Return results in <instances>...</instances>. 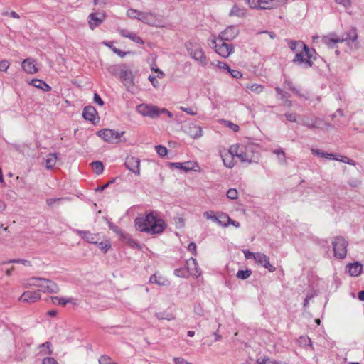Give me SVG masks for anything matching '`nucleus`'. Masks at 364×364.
Masks as SVG:
<instances>
[{"instance_id":"obj_1","label":"nucleus","mask_w":364,"mask_h":364,"mask_svg":"<svg viewBox=\"0 0 364 364\" xmlns=\"http://www.w3.org/2000/svg\"><path fill=\"white\" fill-rule=\"evenodd\" d=\"M289 48L296 53L292 62L304 68H309L314 66V61L316 59V52L314 48H309L301 41L287 40Z\"/></svg>"},{"instance_id":"obj_2","label":"nucleus","mask_w":364,"mask_h":364,"mask_svg":"<svg viewBox=\"0 0 364 364\" xmlns=\"http://www.w3.org/2000/svg\"><path fill=\"white\" fill-rule=\"evenodd\" d=\"M134 223L138 230L151 235L161 234L166 228L164 220L155 216L153 212H149L144 216L137 217Z\"/></svg>"},{"instance_id":"obj_3","label":"nucleus","mask_w":364,"mask_h":364,"mask_svg":"<svg viewBox=\"0 0 364 364\" xmlns=\"http://www.w3.org/2000/svg\"><path fill=\"white\" fill-rule=\"evenodd\" d=\"M127 15L131 18L137 19L150 26L164 27L162 16L153 12H143L134 9H129Z\"/></svg>"},{"instance_id":"obj_4","label":"nucleus","mask_w":364,"mask_h":364,"mask_svg":"<svg viewBox=\"0 0 364 364\" xmlns=\"http://www.w3.org/2000/svg\"><path fill=\"white\" fill-rule=\"evenodd\" d=\"M28 285L39 288V292L57 294L60 291V288L55 282L46 278L33 277L29 279Z\"/></svg>"},{"instance_id":"obj_5","label":"nucleus","mask_w":364,"mask_h":364,"mask_svg":"<svg viewBox=\"0 0 364 364\" xmlns=\"http://www.w3.org/2000/svg\"><path fill=\"white\" fill-rule=\"evenodd\" d=\"M186 48L191 57L200 65L205 66L207 65V57L205 55L203 48L199 44L189 42L186 45Z\"/></svg>"},{"instance_id":"obj_6","label":"nucleus","mask_w":364,"mask_h":364,"mask_svg":"<svg viewBox=\"0 0 364 364\" xmlns=\"http://www.w3.org/2000/svg\"><path fill=\"white\" fill-rule=\"evenodd\" d=\"M287 3V0H252V9H272Z\"/></svg>"},{"instance_id":"obj_7","label":"nucleus","mask_w":364,"mask_h":364,"mask_svg":"<svg viewBox=\"0 0 364 364\" xmlns=\"http://www.w3.org/2000/svg\"><path fill=\"white\" fill-rule=\"evenodd\" d=\"M119 76L124 85L127 87V91L134 92V75L132 72L129 70L125 65L119 67Z\"/></svg>"},{"instance_id":"obj_8","label":"nucleus","mask_w":364,"mask_h":364,"mask_svg":"<svg viewBox=\"0 0 364 364\" xmlns=\"http://www.w3.org/2000/svg\"><path fill=\"white\" fill-rule=\"evenodd\" d=\"M334 256L339 259H344L347 254L348 242L341 236L336 237L332 242Z\"/></svg>"},{"instance_id":"obj_9","label":"nucleus","mask_w":364,"mask_h":364,"mask_svg":"<svg viewBox=\"0 0 364 364\" xmlns=\"http://www.w3.org/2000/svg\"><path fill=\"white\" fill-rule=\"evenodd\" d=\"M124 132H118L111 129H104L97 132V134L101 137L105 141L108 143H117L119 138L122 136Z\"/></svg>"},{"instance_id":"obj_10","label":"nucleus","mask_w":364,"mask_h":364,"mask_svg":"<svg viewBox=\"0 0 364 364\" xmlns=\"http://www.w3.org/2000/svg\"><path fill=\"white\" fill-rule=\"evenodd\" d=\"M136 111L141 115L152 119L160 116L159 108L153 105L141 104L136 107Z\"/></svg>"},{"instance_id":"obj_11","label":"nucleus","mask_w":364,"mask_h":364,"mask_svg":"<svg viewBox=\"0 0 364 364\" xmlns=\"http://www.w3.org/2000/svg\"><path fill=\"white\" fill-rule=\"evenodd\" d=\"M252 258L254 259L257 264L267 269L269 272H274L276 270V268L270 264L269 257L265 254L252 252Z\"/></svg>"},{"instance_id":"obj_12","label":"nucleus","mask_w":364,"mask_h":364,"mask_svg":"<svg viewBox=\"0 0 364 364\" xmlns=\"http://www.w3.org/2000/svg\"><path fill=\"white\" fill-rule=\"evenodd\" d=\"M140 163L141 161L139 158L132 155H128L125 159L124 166L134 175L140 176Z\"/></svg>"},{"instance_id":"obj_13","label":"nucleus","mask_w":364,"mask_h":364,"mask_svg":"<svg viewBox=\"0 0 364 364\" xmlns=\"http://www.w3.org/2000/svg\"><path fill=\"white\" fill-rule=\"evenodd\" d=\"M213 43L215 44V51L224 58L229 57L234 51V47L232 43H228L225 41H222L221 44H217L215 41H213Z\"/></svg>"},{"instance_id":"obj_14","label":"nucleus","mask_w":364,"mask_h":364,"mask_svg":"<svg viewBox=\"0 0 364 364\" xmlns=\"http://www.w3.org/2000/svg\"><path fill=\"white\" fill-rule=\"evenodd\" d=\"M105 19V12H92L87 18L88 24L90 28L93 30L97 26H100L102 21Z\"/></svg>"},{"instance_id":"obj_15","label":"nucleus","mask_w":364,"mask_h":364,"mask_svg":"<svg viewBox=\"0 0 364 364\" xmlns=\"http://www.w3.org/2000/svg\"><path fill=\"white\" fill-rule=\"evenodd\" d=\"M245 147L240 144L232 145L229 149V153L232 156L237 157L240 161L244 162L247 161V155L245 151Z\"/></svg>"},{"instance_id":"obj_16","label":"nucleus","mask_w":364,"mask_h":364,"mask_svg":"<svg viewBox=\"0 0 364 364\" xmlns=\"http://www.w3.org/2000/svg\"><path fill=\"white\" fill-rule=\"evenodd\" d=\"M238 34V29L236 26H230L219 35L221 41H230L233 40Z\"/></svg>"},{"instance_id":"obj_17","label":"nucleus","mask_w":364,"mask_h":364,"mask_svg":"<svg viewBox=\"0 0 364 364\" xmlns=\"http://www.w3.org/2000/svg\"><path fill=\"white\" fill-rule=\"evenodd\" d=\"M73 231L88 243L97 244L100 240L98 234H94L87 230H73Z\"/></svg>"},{"instance_id":"obj_18","label":"nucleus","mask_w":364,"mask_h":364,"mask_svg":"<svg viewBox=\"0 0 364 364\" xmlns=\"http://www.w3.org/2000/svg\"><path fill=\"white\" fill-rule=\"evenodd\" d=\"M41 299L39 291H26L22 294L19 300L27 303H34Z\"/></svg>"},{"instance_id":"obj_19","label":"nucleus","mask_w":364,"mask_h":364,"mask_svg":"<svg viewBox=\"0 0 364 364\" xmlns=\"http://www.w3.org/2000/svg\"><path fill=\"white\" fill-rule=\"evenodd\" d=\"M185 132L193 139H198L203 135L202 128L195 124H189L185 126Z\"/></svg>"},{"instance_id":"obj_20","label":"nucleus","mask_w":364,"mask_h":364,"mask_svg":"<svg viewBox=\"0 0 364 364\" xmlns=\"http://www.w3.org/2000/svg\"><path fill=\"white\" fill-rule=\"evenodd\" d=\"M171 166L175 167L177 169H181L184 171H196V168L198 167V165L196 162L193 161H186L183 163L175 162L171 163Z\"/></svg>"},{"instance_id":"obj_21","label":"nucleus","mask_w":364,"mask_h":364,"mask_svg":"<svg viewBox=\"0 0 364 364\" xmlns=\"http://www.w3.org/2000/svg\"><path fill=\"white\" fill-rule=\"evenodd\" d=\"M203 215H204V217L207 220H211L213 222H215V223H217L218 224H220V225H223L224 226L227 225V223H225V220H228V222L230 221V217L228 215H225V214H221L220 215V218L223 220V221H221L218 217H216L215 215H213V211H205L203 213Z\"/></svg>"},{"instance_id":"obj_22","label":"nucleus","mask_w":364,"mask_h":364,"mask_svg":"<svg viewBox=\"0 0 364 364\" xmlns=\"http://www.w3.org/2000/svg\"><path fill=\"white\" fill-rule=\"evenodd\" d=\"M187 269L190 274L196 277H198L201 274V270L198 267L196 259L191 257L186 262Z\"/></svg>"},{"instance_id":"obj_23","label":"nucleus","mask_w":364,"mask_h":364,"mask_svg":"<svg viewBox=\"0 0 364 364\" xmlns=\"http://www.w3.org/2000/svg\"><path fill=\"white\" fill-rule=\"evenodd\" d=\"M358 34L357 30L355 28L352 27L348 31L342 34L340 38L341 43L344 41L348 42V43H354L357 41Z\"/></svg>"},{"instance_id":"obj_24","label":"nucleus","mask_w":364,"mask_h":364,"mask_svg":"<svg viewBox=\"0 0 364 364\" xmlns=\"http://www.w3.org/2000/svg\"><path fill=\"white\" fill-rule=\"evenodd\" d=\"M23 70L28 74H34L38 72L35 61L32 58H26L22 62Z\"/></svg>"},{"instance_id":"obj_25","label":"nucleus","mask_w":364,"mask_h":364,"mask_svg":"<svg viewBox=\"0 0 364 364\" xmlns=\"http://www.w3.org/2000/svg\"><path fill=\"white\" fill-rule=\"evenodd\" d=\"M119 34L122 36L127 38L138 44L144 45V41L142 40L141 37L137 36L135 33L129 31L127 29L119 30Z\"/></svg>"},{"instance_id":"obj_26","label":"nucleus","mask_w":364,"mask_h":364,"mask_svg":"<svg viewBox=\"0 0 364 364\" xmlns=\"http://www.w3.org/2000/svg\"><path fill=\"white\" fill-rule=\"evenodd\" d=\"M82 116L85 120L94 122L97 116V112L94 107L87 106L83 109Z\"/></svg>"},{"instance_id":"obj_27","label":"nucleus","mask_w":364,"mask_h":364,"mask_svg":"<svg viewBox=\"0 0 364 364\" xmlns=\"http://www.w3.org/2000/svg\"><path fill=\"white\" fill-rule=\"evenodd\" d=\"M149 282L159 286H168L170 284L169 281L166 277L156 273L150 277Z\"/></svg>"},{"instance_id":"obj_28","label":"nucleus","mask_w":364,"mask_h":364,"mask_svg":"<svg viewBox=\"0 0 364 364\" xmlns=\"http://www.w3.org/2000/svg\"><path fill=\"white\" fill-rule=\"evenodd\" d=\"M347 267L348 268L349 274L352 277H358L361 274L363 269L362 264L358 262L349 263Z\"/></svg>"},{"instance_id":"obj_29","label":"nucleus","mask_w":364,"mask_h":364,"mask_svg":"<svg viewBox=\"0 0 364 364\" xmlns=\"http://www.w3.org/2000/svg\"><path fill=\"white\" fill-rule=\"evenodd\" d=\"M323 42L329 48H332L335 44L341 43L340 37H338L336 33H330L322 38Z\"/></svg>"},{"instance_id":"obj_30","label":"nucleus","mask_w":364,"mask_h":364,"mask_svg":"<svg viewBox=\"0 0 364 364\" xmlns=\"http://www.w3.org/2000/svg\"><path fill=\"white\" fill-rule=\"evenodd\" d=\"M275 91L277 95L284 102V105L285 106H287L289 107H291L292 102L288 100V98L290 97V95L287 92L284 91L282 88L279 87H275Z\"/></svg>"},{"instance_id":"obj_31","label":"nucleus","mask_w":364,"mask_h":364,"mask_svg":"<svg viewBox=\"0 0 364 364\" xmlns=\"http://www.w3.org/2000/svg\"><path fill=\"white\" fill-rule=\"evenodd\" d=\"M321 124V121L316 117H306L303 119V125L306 126L309 129L318 128Z\"/></svg>"},{"instance_id":"obj_32","label":"nucleus","mask_w":364,"mask_h":364,"mask_svg":"<svg viewBox=\"0 0 364 364\" xmlns=\"http://www.w3.org/2000/svg\"><path fill=\"white\" fill-rule=\"evenodd\" d=\"M30 85L33 87L41 89L44 92H48L51 90V87L48 85L45 81L40 79H33L30 82Z\"/></svg>"},{"instance_id":"obj_33","label":"nucleus","mask_w":364,"mask_h":364,"mask_svg":"<svg viewBox=\"0 0 364 364\" xmlns=\"http://www.w3.org/2000/svg\"><path fill=\"white\" fill-rule=\"evenodd\" d=\"M247 14V10L243 7H239L235 5L230 11V16L243 17Z\"/></svg>"},{"instance_id":"obj_34","label":"nucleus","mask_w":364,"mask_h":364,"mask_svg":"<svg viewBox=\"0 0 364 364\" xmlns=\"http://www.w3.org/2000/svg\"><path fill=\"white\" fill-rule=\"evenodd\" d=\"M58 160V154H49L46 159V165L48 169L53 168L57 162Z\"/></svg>"},{"instance_id":"obj_35","label":"nucleus","mask_w":364,"mask_h":364,"mask_svg":"<svg viewBox=\"0 0 364 364\" xmlns=\"http://www.w3.org/2000/svg\"><path fill=\"white\" fill-rule=\"evenodd\" d=\"M98 247L104 252L106 253L111 248V242L109 240L106 239L103 241L98 240V242L96 244Z\"/></svg>"},{"instance_id":"obj_36","label":"nucleus","mask_w":364,"mask_h":364,"mask_svg":"<svg viewBox=\"0 0 364 364\" xmlns=\"http://www.w3.org/2000/svg\"><path fill=\"white\" fill-rule=\"evenodd\" d=\"M50 299L53 304L61 306H65L67 304L71 302V299H65L63 297L52 296Z\"/></svg>"},{"instance_id":"obj_37","label":"nucleus","mask_w":364,"mask_h":364,"mask_svg":"<svg viewBox=\"0 0 364 364\" xmlns=\"http://www.w3.org/2000/svg\"><path fill=\"white\" fill-rule=\"evenodd\" d=\"M272 152L277 155L279 161L281 163H283V164L287 163L286 154L282 148L274 149L272 151Z\"/></svg>"},{"instance_id":"obj_38","label":"nucleus","mask_w":364,"mask_h":364,"mask_svg":"<svg viewBox=\"0 0 364 364\" xmlns=\"http://www.w3.org/2000/svg\"><path fill=\"white\" fill-rule=\"evenodd\" d=\"M155 316L159 320H168V321H172L175 319V317L171 314H166L165 312H157L155 314Z\"/></svg>"},{"instance_id":"obj_39","label":"nucleus","mask_w":364,"mask_h":364,"mask_svg":"<svg viewBox=\"0 0 364 364\" xmlns=\"http://www.w3.org/2000/svg\"><path fill=\"white\" fill-rule=\"evenodd\" d=\"M92 168H93L94 171L97 175L102 173L103 170H104V166L101 161H93L92 163Z\"/></svg>"},{"instance_id":"obj_40","label":"nucleus","mask_w":364,"mask_h":364,"mask_svg":"<svg viewBox=\"0 0 364 364\" xmlns=\"http://www.w3.org/2000/svg\"><path fill=\"white\" fill-rule=\"evenodd\" d=\"M284 87L292 91L295 95L298 96H301V94L299 92V90L293 85L292 82L289 80H285L284 82Z\"/></svg>"},{"instance_id":"obj_41","label":"nucleus","mask_w":364,"mask_h":364,"mask_svg":"<svg viewBox=\"0 0 364 364\" xmlns=\"http://www.w3.org/2000/svg\"><path fill=\"white\" fill-rule=\"evenodd\" d=\"M221 123L224 124L225 127H228L234 132H237L239 131V126L237 124H234L231 121L222 119Z\"/></svg>"},{"instance_id":"obj_42","label":"nucleus","mask_w":364,"mask_h":364,"mask_svg":"<svg viewBox=\"0 0 364 364\" xmlns=\"http://www.w3.org/2000/svg\"><path fill=\"white\" fill-rule=\"evenodd\" d=\"M9 263H18V264H21L24 266H26V267L32 266L31 262L29 260H26V259H10V260H8L6 262H3L1 264H9Z\"/></svg>"},{"instance_id":"obj_43","label":"nucleus","mask_w":364,"mask_h":364,"mask_svg":"<svg viewBox=\"0 0 364 364\" xmlns=\"http://www.w3.org/2000/svg\"><path fill=\"white\" fill-rule=\"evenodd\" d=\"M257 362L258 364H277L274 360L269 358L266 356H262L257 358Z\"/></svg>"},{"instance_id":"obj_44","label":"nucleus","mask_w":364,"mask_h":364,"mask_svg":"<svg viewBox=\"0 0 364 364\" xmlns=\"http://www.w3.org/2000/svg\"><path fill=\"white\" fill-rule=\"evenodd\" d=\"M332 160L339 161L348 164H353V160L349 159L348 157L345 156L333 154Z\"/></svg>"},{"instance_id":"obj_45","label":"nucleus","mask_w":364,"mask_h":364,"mask_svg":"<svg viewBox=\"0 0 364 364\" xmlns=\"http://www.w3.org/2000/svg\"><path fill=\"white\" fill-rule=\"evenodd\" d=\"M250 276V270H239L236 274V277L240 279H246Z\"/></svg>"},{"instance_id":"obj_46","label":"nucleus","mask_w":364,"mask_h":364,"mask_svg":"<svg viewBox=\"0 0 364 364\" xmlns=\"http://www.w3.org/2000/svg\"><path fill=\"white\" fill-rule=\"evenodd\" d=\"M155 149L160 156H165L168 152V149H166V147L162 145L156 146Z\"/></svg>"},{"instance_id":"obj_47","label":"nucleus","mask_w":364,"mask_h":364,"mask_svg":"<svg viewBox=\"0 0 364 364\" xmlns=\"http://www.w3.org/2000/svg\"><path fill=\"white\" fill-rule=\"evenodd\" d=\"M211 64L216 65L219 69L225 70L227 71H230V66L228 64H226L225 63H224V62L217 61L216 63L213 62Z\"/></svg>"},{"instance_id":"obj_48","label":"nucleus","mask_w":364,"mask_h":364,"mask_svg":"<svg viewBox=\"0 0 364 364\" xmlns=\"http://www.w3.org/2000/svg\"><path fill=\"white\" fill-rule=\"evenodd\" d=\"M99 364H116L114 362H111V358L105 355H102L99 359Z\"/></svg>"},{"instance_id":"obj_49","label":"nucleus","mask_w":364,"mask_h":364,"mask_svg":"<svg viewBox=\"0 0 364 364\" xmlns=\"http://www.w3.org/2000/svg\"><path fill=\"white\" fill-rule=\"evenodd\" d=\"M174 274L178 277H187V271L183 268H178L174 270Z\"/></svg>"},{"instance_id":"obj_50","label":"nucleus","mask_w":364,"mask_h":364,"mask_svg":"<svg viewBox=\"0 0 364 364\" xmlns=\"http://www.w3.org/2000/svg\"><path fill=\"white\" fill-rule=\"evenodd\" d=\"M227 197L230 199H236L237 198V191L235 188H230L227 192Z\"/></svg>"},{"instance_id":"obj_51","label":"nucleus","mask_w":364,"mask_h":364,"mask_svg":"<svg viewBox=\"0 0 364 364\" xmlns=\"http://www.w3.org/2000/svg\"><path fill=\"white\" fill-rule=\"evenodd\" d=\"M10 65V63L7 60H3L0 61V71L5 72L7 70Z\"/></svg>"},{"instance_id":"obj_52","label":"nucleus","mask_w":364,"mask_h":364,"mask_svg":"<svg viewBox=\"0 0 364 364\" xmlns=\"http://www.w3.org/2000/svg\"><path fill=\"white\" fill-rule=\"evenodd\" d=\"M228 72L231 75V76L232 77L236 78V79H239V78L242 77V73L237 70H233V69L230 68V70L228 71Z\"/></svg>"},{"instance_id":"obj_53","label":"nucleus","mask_w":364,"mask_h":364,"mask_svg":"<svg viewBox=\"0 0 364 364\" xmlns=\"http://www.w3.org/2000/svg\"><path fill=\"white\" fill-rule=\"evenodd\" d=\"M335 2L338 4L343 6L345 8H349L352 4L350 0H335Z\"/></svg>"},{"instance_id":"obj_54","label":"nucleus","mask_w":364,"mask_h":364,"mask_svg":"<svg viewBox=\"0 0 364 364\" xmlns=\"http://www.w3.org/2000/svg\"><path fill=\"white\" fill-rule=\"evenodd\" d=\"M107 224L110 230H112L117 234H121V230L119 228V227H117V225H115L114 223L109 220L107 221Z\"/></svg>"},{"instance_id":"obj_55","label":"nucleus","mask_w":364,"mask_h":364,"mask_svg":"<svg viewBox=\"0 0 364 364\" xmlns=\"http://www.w3.org/2000/svg\"><path fill=\"white\" fill-rule=\"evenodd\" d=\"M286 119L291 122H296V114L295 113H287L285 114Z\"/></svg>"},{"instance_id":"obj_56","label":"nucleus","mask_w":364,"mask_h":364,"mask_svg":"<svg viewBox=\"0 0 364 364\" xmlns=\"http://www.w3.org/2000/svg\"><path fill=\"white\" fill-rule=\"evenodd\" d=\"M264 87L261 85L253 84L252 85V91L255 92L257 93H260L262 92Z\"/></svg>"},{"instance_id":"obj_57","label":"nucleus","mask_w":364,"mask_h":364,"mask_svg":"<svg viewBox=\"0 0 364 364\" xmlns=\"http://www.w3.org/2000/svg\"><path fill=\"white\" fill-rule=\"evenodd\" d=\"M43 364H58V363L53 358L47 357L43 360Z\"/></svg>"},{"instance_id":"obj_58","label":"nucleus","mask_w":364,"mask_h":364,"mask_svg":"<svg viewBox=\"0 0 364 364\" xmlns=\"http://www.w3.org/2000/svg\"><path fill=\"white\" fill-rule=\"evenodd\" d=\"M94 102L100 106H102L104 105L103 100L97 93H95L94 95Z\"/></svg>"},{"instance_id":"obj_59","label":"nucleus","mask_w":364,"mask_h":364,"mask_svg":"<svg viewBox=\"0 0 364 364\" xmlns=\"http://www.w3.org/2000/svg\"><path fill=\"white\" fill-rule=\"evenodd\" d=\"M51 343L49 341L45 342L44 343L41 345V348H46L48 350V354L51 355L52 350H51Z\"/></svg>"},{"instance_id":"obj_60","label":"nucleus","mask_w":364,"mask_h":364,"mask_svg":"<svg viewBox=\"0 0 364 364\" xmlns=\"http://www.w3.org/2000/svg\"><path fill=\"white\" fill-rule=\"evenodd\" d=\"M311 152L313 154L318 156L319 157H321V158H323L324 153H325V151L320 150V149H311Z\"/></svg>"},{"instance_id":"obj_61","label":"nucleus","mask_w":364,"mask_h":364,"mask_svg":"<svg viewBox=\"0 0 364 364\" xmlns=\"http://www.w3.org/2000/svg\"><path fill=\"white\" fill-rule=\"evenodd\" d=\"M188 250L191 252L193 255H196V245L194 242H191L188 245Z\"/></svg>"},{"instance_id":"obj_62","label":"nucleus","mask_w":364,"mask_h":364,"mask_svg":"<svg viewBox=\"0 0 364 364\" xmlns=\"http://www.w3.org/2000/svg\"><path fill=\"white\" fill-rule=\"evenodd\" d=\"M181 109L183 110V112H186L187 114L191 115V116H194V115L196 114V112L194 111L193 109L189 108V107L186 108V107H181Z\"/></svg>"},{"instance_id":"obj_63","label":"nucleus","mask_w":364,"mask_h":364,"mask_svg":"<svg viewBox=\"0 0 364 364\" xmlns=\"http://www.w3.org/2000/svg\"><path fill=\"white\" fill-rule=\"evenodd\" d=\"M107 2V0H93V4L95 6H104Z\"/></svg>"},{"instance_id":"obj_64","label":"nucleus","mask_w":364,"mask_h":364,"mask_svg":"<svg viewBox=\"0 0 364 364\" xmlns=\"http://www.w3.org/2000/svg\"><path fill=\"white\" fill-rule=\"evenodd\" d=\"M112 50L116 53L119 56L123 58L125 56V55L127 54L126 52H123L121 50L117 48H112Z\"/></svg>"}]
</instances>
